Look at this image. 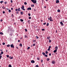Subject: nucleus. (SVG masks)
<instances>
[{
  "label": "nucleus",
  "mask_w": 67,
  "mask_h": 67,
  "mask_svg": "<svg viewBox=\"0 0 67 67\" xmlns=\"http://www.w3.org/2000/svg\"><path fill=\"white\" fill-rule=\"evenodd\" d=\"M31 1L34 3L35 4L36 3V1L35 0H31Z\"/></svg>",
  "instance_id": "1"
},
{
  "label": "nucleus",
  "mask_w": 67,
  "mask_h": 67,
  "mask_svg": "<svg viewBox=\"0 0 67 67\" xmlns=\"http://www.w3.org/2000/svg\"><path fill=\"white\" fill-rule=\"evenodd\" d=\"M21 9H22L24 11L25 10V9H24V5H22V7L21 8Z\"/></svg>",
  "instance_id": "2"
},
{
  "label": "nucleus",
  "mask_w": 67,
  "mask_h": 67,
  "mask_svg": "<svg viewBox=\"0 0 67 67\" xmlns=\"http://www.w3.org/2000/svg\"><path fill=\"white\" fill-rule=\"evenodd\" d=\"M10 47L11 48H14V46H13V44H12L10 45Z\"/></svg>",
  "instance_id": "3"
},
{
  "label": "nucleus",
  "mask_w": 67,
  "mask_h": 67,
  "mask_svg": "<svg viewBox=\"0 0 67 67\" xmlns=\"http://www.w3.org/2000/svg\"><path fill=\"white\" fill-rule=\"evenodd\" d=\"M51 63L53 64H55L56 63V62H55V61H54V60L52 61Z\"/></svg>",
  "instance_id": "4"
},
{
  "label": "nucleus",
  "mask_w": 67,
  "mask_h": 67,
  "mask_svg": "<svg viewBox=\"0 0 67 67\" xmlns=\"http://www.w3.org/2000/svg\"><path fill=\"white\" fill-rule=\"evenodd\" d=\"M60 24H61V25H62V26H64V24H63V23L62 22V21L60 22Z\"/></svg>",
  "instance_id": "5"
},
{
  "label": "nucleus",
  "mask_w": 67,
  "mask_h": 67,
  "mask_svg": "<svg viewBox=\"0 0 67 67\" xmlns=\"http://www.w3.org/2000/svg\"><path fill=\"white\" fill-rule=\"evenodd\" d=\"M27 10H32V9H31V8L29 7L27 9Z\"/></svg>",
  "instance_id": "6"
},
{
  "label": "nucleus",
  "mask_w": 67,
  "mask_h": 67,
  "mask_svg": "<svg viewBox=\"0 0 67 67\" xmlns=\"http://www.w3.org/2000/svg\"><path fill=\"white\" fill-rule=\"evenodd\" d=\"M31 63H35V61L34 60H32L31 61Z\"/></svg>",
  "instance_id": "7"
},
{
  "label": "nucleus",
  "mask_w": 67,
  "mask_h": 67,
  "mask_svg": "<svg viewBox=\"0 0 67 67\" xmlns=\"http://www.w3.org/2000/svg\"><path fill=\"white\" fill-rule=\"evenodd\" d=\"M59 3V0H57L56 1V3Z\"/></svg>",
  "instance_id": "8"
},
{
  "label": "nucleus",
  "mask_w": 67,
  "mask_h": 67,
  "mask_svg": "<svg viewBox=\"0 0 67 67\" xmlns=\"http://www.w3.org/2000/svg\"><path fill=\"white\" fill-rule=\"evenodd\" d=\"M49 38H51L50 36H48L47 37V39H48L49 40Z\"/></svg>",
  "instance_id": "9"
},
{
  "label": "nucleus",
  "mask_w": 67,
  "mask_h": 67,
  "mask_svg": "<svg viewBox=\"0 0 67 67\" xmlns=\"http://www.w3.org/2000/svg\"><path fill=\"white\" fill-rule=\"evenodd\" d=\"M55 50H57V49H58V47H57V46L55 47Z\"/></svg>",
  "instance_id": "10"
},
{
  "label": "nucleus",
  "mask_w": 67,
  "mask_h": 67,
  "mask_svg": "<svg viewBox=\"0 0 67 67\" xmlns=\"http://www.w3.org/2000/svg\"><path fill=\"white\" fill-rule=\"evenodd\" d=\"M24 36H25V38H26V37L27 38L28 37H27V36L26 35H25Z\"/></svg>",
  "instance_id": "11"
},
{
  "label": "nucleus",
  "mask_w": 67,
  "mask_h": 67,
  "mask_svg": "<svg viewBox=\"0 0 67 67\" xmlns=\"http://www.w3.org/2000/svg\"><path fill=\"white\" fill-rule=\"evenodd\" d=\"M57 50L55 49L54 51L53 52H54V53H56V52H57Z\"/></svg>",
  "instance_id": "12"
},
{
  "label": "nucleus",
  "mask_w": 67,
  "mask_h": 67,
  "mask_svg": "<svg viewBox=\"0 0 67 67\" xmlns=\"http://www.w3.org/2000/svg\"><path fill=\"white\" fill-rule=\"evenodd\" d=\"M51 19H52V17H50V18H48V20H51Z\"/></svg>",
  "instance_id": "13"
},
{
  "label": "nucleus",
  "mask_w": 67,
  "mask_h": 67,
  "mask_svg": "<svg viewBox=\"0 0 67 67\" xmlns=\"http://www.w3.org/2000/svg\"><path fill=\"white\" fill-rule=\"evenodd\" d=\"M20 14H21V15H22V14H23V13L22 12H21Z\"/></svg>",
  "instance_id": "14"
},
{
  "label": "nucleus",
  "mask_w": 67,
  "mask_h": 67,
  "mask_svg": "<svg viewBox=\"0 0 67 67\" xmlns=\"http://www.w3.org/2000/svg\"><path fill=\"white\" fill-rule=\"evenodd\" d=\"M19 45L21 47H22V44L21 43H20L19 44Z\"/></svg>",
  "instance_id": "15"
},
{
  "label": "nucleus",
  "mask_w": 67,
  "mask_h": 67,
  "mask_svg": "<svg viewBox=\"0 0 67 67\" xmlns=\"http://www.w3.org/2000/svg\"><path fill=\"white\" fill-rule=\"evenodd\" d=\"M20 21H21V22H23V20L21 19H20Z\"/></svg>",
  "instance_id": "16"
},
{
  "label": "nucleus",
  "mask_w": 67,
  "mask_h": 67,
  "mask_svg": "<svg viewBox=\"0 0 67 67\" xmlns=\"http://www.w3.org/2000/svg\"><path fill=\"white\" fill-rule=\"evenodd\" d=\"M0 34H1V35H3V33L2 32H0Z\"/></svg>",
  "instance_id": "17"
},
{
  "label": "nucleus",
  "mask_w": 67,
  "mask_h": 67,
  "mask_svg": "<svg viewBox=\"0 0 67 67\" xmlns=\"http://www.w3.org/2000/svg\"><path fill=\"white\" fill-rule=\"evenodd\" d=\"M9 58H10V59H13V58H12V57H11V56H10V57H9Z\"/></svg>",
  "instance_id": "18"
},
{
  "label": "nucleus",
  "mask_w": 67,
  "mask_h": 67,
  "mask_svg": "<svg viewBox=\"0 0 67 67\" xmlns=\"http://www.w3.org/2000/svg\"><path fill=\"white\" fill-rule=\"evenodd\" d=\"M48 52L47 51H46V54H48Z\"/></svg>",
  "instance_id": "19"
},
{
  "label": "nucleus",
  "mask_w": 67,
  "mask_h": 67,
  "mask_svg": "<svg viewBox=\"0 0 67 67\" xmlns=\"http://www.w3.org/2000/svg\"><path fill=\"white\" fill-rule=\"evenodd\" d=\"M10 45L9 44V45H7V47H10Z\"/></svg>",
  "instance_id": "20"
},
{
  "label": "nucleus",
  "mask_w": 67,
  "mask_h": 67,
  "mask_svg": "<svg viewBox=\"0 0 67 67\" xmlns=\"http://www.w3.org/2000/svg\"><path fill=\"white\" fill-rule=\"evenodd\" d=\"M24 4L25 5H26V4H27V3H26V2H25L24 3Z\"/></svg>",
  "instance_id": "21"
},
{
  "label": "nucleus",
  "mask_w": 67,
  "mask_h": 67,
  "mask_svg": "<svg viewBox=\"0 0 67 67\" xmlns=\"http://www.w3.org/2000/svg\"><path fill=\"white\" fill-rule=\"evenodd\" d=\"M42 54L43 55H45V53L43 52L42 53Z\"/></svg>",
  "instance_id": "22"
},
{
  "label": "nucleus",
  "mask_w": 67,
  "mask_h": 67,
  "mask_svg": "<svg viewBox=\"0 0 67 67\" xmlns=\"http://www.w3.org/2000/svg\"><path fill=\"white\" fill-rule=\"evenodd\" d=\"M27 22L29 24H30V21L28 20Z\"/></svg>",
  "instance_id": "23"
},
{
  "label": "nucleus",
  "mask_w": 67,
  "mask_h": 67,
  "mask_svg": "<svg viewBox=\"0 0 67 67\" xmlns=\"http://www.w3.org/2000/svg\"><path fill=\"white\" fill-rule=\"evenodd\" d=\"M3 8V9H5V8H5V7H4V6H3L2 7V8Z\"/></svg>",
  "instance_id": "24"
},
{
  "label": "nucleus",
  "mask_w": 67,
  "mask_h": 67,
  "mask_svg": "<svg viewBox=\"0 0 67 67\" xmlns=\"http://www.w3.org/2000/svg\"><path fill=\"white\" fill-rule=\"evenodd\" d=\"M47 51H51V49H50V48H48V49H47Z\"/></svg>",
  "instance_id": "25"
},
{
  "label": "nucleus",
  "mask_w": 67,
  "mask_h": 67,
  "mask_svg": "<svg viewBox=\"0 0 67 67\" xmlns=\"http://www.w3.org/2000/svg\"><path fill=\"white\" fill-rule=\"evenodd\" d=\"M44 56L45 57H47V55L46 54H45L44 55Z\"/></svg>",
  "instance_id": "26"
},
{
  "label": "nucleus",
  "mask_w": 67,
  "mask_h": 67,
  "mask_svg": "<svg viewBox=\"0 0 67 67\" xmlns=\"http://www.w3.org/2000/svg\"><path fill=\"white\" fill-rule=\"evenodd\" d=\"M57 11H58V12H60V10L59 9V10H58Z\"/></svg>",
  "instance_id": "27"
},
{
  "label": "nucleus",
  "mask_w": 67,
  "mask_h": 67,
  "mask_svg": "<svg viewBox=\"0 0 67 67\" xmlns=\"http://www.w3.org/2000/svg\"><path fill=\"white\" fill-rule=\"evenodd\" d=\"M49 25V23H48L47 24V26H48Z\"/></svg>",
  "instance_id": "28"
},
{
  "label": "nucleus",
  "mask_w": 67,
  "mask_h": 67,
  "mask_svg": "<svg viewBox=\"0 0 67 67\" xmlns=\"http://www.w3.org/2000/svg\"><path fill=\"white\" fill-rule=\"evenodd\" d=\"M20 9V8H18V11H21V10Z\"/></svg>",
  "instance_id": "29"
},
{
  "label": "nucleus",
  "mask_w": 67,
  "mask_h": 67,
  "mask_svg": "<svg viewBox=\"0 0 67 67\" xmlns=\"http://www.w3.org/2000/svg\"><path fill=\"white\" fill-rule=\"evenodd\" d=\"M6 56L8 58L9 57V55H6Z\"/></svg>",
  "instance_id": "30"
},
{
  "label": "nucleus",
  "mask_w": 67,
  "mask_h": 67,
  "mask_svg": "<svg viewBox=\"0 0 67 67\" xmlns=\"http://www.w3.org/2000/svg\"><path fill=\"white\" fill-rule=\"evenodd\" d=\"M1 58H2V55H0V59H1Z\"/></svg>",
  "instance_id": "31"
},
{
  "label": "nucleus",
  "mask_w": 67,
  "mask_h": 67,
  "mask_svg": "<svg viewBox=\"0 0 67 67\" xmlns=\"http://www.w3.org/2000/svg\"><path fill=\"white\" fill-rule=\"evenodd\" d=\"M34 4L31 5V7H34Z\"/></svg>",
  "instance_id": "32"
},
{
  "label": "nucleus",
  "mask_w": 67,
  "mask_h": 67,
  "mask_svg": "<svg viewBox=\"0 0 67 67\" xmlns=\"http://www.w3.org/2000/svg\"><path fill=\"white\" fill-rule=\"evenodd\" d=\"M9 67H12V66H11V65H9Z\"/></svg>",
  "instance_id": "33"
},
{
  "label": "nucleus",
  "mask_w": 67,
  "mask_h": 67,
  "mask_svg": "<svg viewBox=\"0 0 67 67\" xmlns=\"http://www.w3.org/2000/svg\"><path fill=\"white\" fill-rule=\"evenodd\" d=\"M49 43H51V40H50L49 39Z\"/></svg>",
  "instance_id": "34"
},
{
  "label": "nucleus",
  "mask_w": 67,
  "mask_h": 67,
  "mask_svg": "<svg viewBox=\"0 0 67 67\" xmlns=\"http://www.w3.org/2000/svg\"><path fill=\"white\" fill-rule=\"evenodd\" d=\"M25 32H27V29H25Z\"/></svg>",
  "instance_id": "35"
},
{
  "label": "nucleus",
  "mask_w": 67,
  "mask_h": 67,
  "mask_svg": "<svg viewBox=\"0 0 67 67\" xmlns=\"http://www.w3.org/2000/svg\"><path fill=\"white\" fill-rule=\"evenodd\" d=\"M50 21H53V20L52 19H51V20H50Z\"/></svg>",
  "instance_id": "36"
},
{
  "label": "nucleus",
  "mask_w": 67,
  "mask_h": 67,
  "mask_svg": "<svg viewBox=\"0 0 67 67\" xmlns=\"http://www.w3.org/2000/svg\"><path fill=\"white\" fill-rule=\"evenodd\" d=\"M28 15H29V16H31V14L30 13H29Z\"/></svg>",
  "instance_id": "37"
},
{
  "label": "nucleus",
  "mask_w": 67,
  "mask_h": 67,
  "mask_svg": "<svg viewBox=\"0 0 67 67\" xmlns=\"http://www.w3.org/2000/svg\"><path fill=\"white\" fill-rule=\"evenodd\" d=\"M30 48V47H28L27 48V49H29Z\"/></svg>",
  "instance_id": "38"
},
{
  "label": "nucleus",
  "mask_w": 67,
  "mask_h": 67,
  "mask_svg": "<svg viewBox=\"0 0 67 67\" xmlns=\"http://www.w3.org/2000/svg\"><path fill=\"white\" fill-rule=\"evenodd\" d=\"M2 44H3V45H5V43H4V42H3V43H2Z\"/></svg>",
  "instance_id": "39"
},
{
  "label": "nucleus",
  "mask_w": 67,
  "mask_h": 67,
  "mask_svg": "<svg viewBox=\"0 0 67 67\" xmlns=\"http://www.w3.org/2000/svg\"><path fill=\"white\" fill-rule=\"evenodd\" d=\"M8 12H9V13H10V12H11V10L9 9V10Z\"/></svg>",
  "instance_id": "40"
},
{
  "label": "nucleus",
  "mask_w": 67,
  "mask_h": 67,
  "mask_svg": "<svg viewBox=\"0 0 67 67\" xmlns=\"http://www.w3.org/2000/svg\"><path fill=\"white\" fill-rule=\"evenodd\" d=\"M36 67H38V65H36L35 66Z\"/></svg>",
  "instance_id": "41"
},
{
  "label": "nucleus",
  "mask_w": 67,
  "mask_h": 67,
  "mask_svg": "<svg viewBox=\"0 0 67 67\" xmlns=\"http://www.w3.org/2000/svg\"><path fill=\"white\" fill-rule=\"evenodd\" d=\"M49 59L48 58L47 59V61H49Z\"/></svg>",
  "instance_id": "42"
},
{
  "label": "nucleus",
  "mask_w": 67,
  "mask_h": 67,
  "mask_svg": "<svg viewBox=\"0 0 67 67\" xmlns=\"http://www.w3.org/2000/svg\"><path fill=\"white\" fill-rule=\"evenodd\" d=\"M3 2V1H1L0 2V3H2Z\"/></svg>",
  "instance_id": "43"
},
{
  "label": "nucleus",
  "mask_w": 67,
  "mask_h": 67,
  "mask_svg": "<svg viewBox=\"0 0 67 67\" xmlns=\"http://www.w3.org/2000/svg\"><path fill=\"white\" fill-rule=\"evenodd\" d=\"M3 14H4V13H5V12L3 11Z\"/></svg>",
  "instance_id": "44"
},
{
  "label": "nucleus",
  "mask_w": 67,
  "mask_h": 67,
  "mask_svg": "<svg viewBox=\"0 0 67 67\" xmlns=\"http://www.w3.org/2000/svg\"><path fill=\"white\" fill-rule=\"evenodd\" d=\"M33 42H36V41L35 40H34Z\"/></svg>",
  "instance_id": "45"
},
{
  "label": "nucleus",
  "mask_w": 67,
  "mask_h": 67,
  "mask_svg": "<svg viewBox=\"0 0 67 67\" xmlns=\"http://www.w3.org/2000/svg\"><path fill=\"white\" fill-rule=\"evenodd\" d=\"M36 38L37 39H38V37L37 36H36Z\"/></svg>",
  "instance_id": "46"
},
{
  "label": "nucleus",
  "mask_w": 67,
  "mask_h": 67,
  "mask_svg": "<svg viewBox=\"0 0 67 67\" xmlns=\"http://www.w3.org/2000/svg\"><path fill=\"white\" fill-rule=\"evenodd\" d=\"M4 3H5V4H7V2H5Z\"/></svg>",
  "instance_id": "47"
},
{
  "label": "nucleus",
  "mask_w": 67,
  "mask_h": 67,
  "mask_svg": "<svg viewBox=\"0 0 67 67\" xmlns=\"http://www.w3.org/2000/svg\"><path fill=\"white\" fill-rule=\"evenodd\" d=\"M35 44H36V43L35 44H33V46H35Z\"/></svg>",
  "instance_id": "48"
},
{
  "label": "nucleus",
  "mask_w": 67,
  "mask_h": 67,
  "mask_svg": "<svg viewBox=\"0 0 67 67\" xmlns=\"http://www.w3.org/2000/svg\"><path fill=\"white\" fill-rule=\"evenodd\" d=\"M43 60H41V63H43Z\"/></svg>",
  "instance_id": "49"
},
{
  "label": "nucleus",
  "mask_w": 67,
  "mask_h": 67,
  "mask_svg": "<svg viewBox=\"0 0 67 67\" xmlns=\"http://www.w3.org/2000/svg\"><path fill=\"white\" fill-rule=\"evenodd\" d=\"M46 23H43V24L44 25H46Z\"/></svg>",
  "instance_id": "50"
},
{
  "label": "nucleus",
  "mask_w": 67,
  "mask_h": 67,
  "mask_svg": "<svg viewBox=\"0 0 67 67\" xmlns=\"http://www.w3.org/2000/svg\"><path fill=\"white\" fill-rule=\"evenodd\" d=\"M51 48V46H50L49 47V48Z\"/></svg>",
  "instance_id": "51"
},
{
  "label": "nucleus",
  "mask_w": 67,
  "mask_h": 67,
  "mask_svg": "<svg viewBox=\"0 0 67 67\" xmlns=\"http://www.w3.org/2000/svg\"><path fill=\"white\" fill-rule=\"evenodd\" d=\"M4 53L2 51L1 52V53L2 54H3Z\"/></svg>",
  "instance_id": "52"
},
{
  "label": "nucleus",
  "mask_w": 67,
  "mask_h": 67,
  "mask_svg": "<svg viewBox=\"0 0 67 67\" xmlns=\"http://www.w3.org/2000/svg\"><path fill=\"white\" fill-rule=\"evenodd\" d=\"M42 31H45V29H42Z\"/></svg>",
  "instance_id": "53"
},
{
  "label": "nucleus",
  "mask_w": 67,
  "mask_h": 67,
  "mask_svg": "<svg viewBox=\"0 0 67 67\" xmlns=\"http://www.w3.org/2000/svg\"><path fill=\"white\" fill-rule=\"evenodd\" d=\"M37 58V60H40V58Z\"/></svg>",
  "instance_id": "54"
},
{
  "label": "nucleus",
  "mask_w": 67,
  "mask_h": 67,
  "mask_svg": "<svg viewBox=\"0 0 67 67\" xmlns=\"http://www.w3.org/2000/svg\"><path fill=\"white\" fill-rule=\"evenodd\" d=\"M18 42H20V40H18Z\"/></svg>",
  "instance_id": "55"
},
{
  "label": "nucleus",
  "mask_w": 67,
  "mask_h": 67,
  "mask_svg": "<svg viewBox=\"0 0 67 67\" xmlns=\"http://www.w3.org/2000/svg\"><path fill=\"white\" fill-rule=\"evenodd\" d=\"M1 22H2V21H3V20L2 19H1L0 20Z\"/></svg>",
  "instance_id": "56"
},
{
  "label": "nucleus",
  "mask_w": 67,
  "mask_h": 67,
  "mask_svg": "<svg viewBox=\"0 0 67 67\" xmlns=\"http://www.w3.org/2000/svg\"><path fill=\"white\" fill-rule=\"evenodd\" d=\"M29 19H31V17H29Z\"/></svg>",
  "instance_id": "57"
},
{
  "label": "nucleus",
  "mask_w": 67,
  "mask_h": 67,
  "mask_svg": "<svg viewBox=\"0 0 67 67\" xmlns=\"http://www.w3.org/2000/svg\"><path fill=\"white\" fill-rule=\"evenodd\" d=\"M16 13H17V14H18V13H19V12H16Z\"/></svg>",
  "instance_id": "58"
},
{
  "label": "nucleus",
  "mask_w": 67,
  "mask_h": 67,
  "mask_svg": "<svg viewBox=\"0 0 67 67\" xmlns=\"http://www.w3.org/2000/svg\"><path fill=\"white\" fill-rule=\"evenodd\" d=\"M49 56H51V53H50L49 54Z\"/></svg>",
  "instance_id": "59"
},
{
  "label": "nucleus",
  "mask_w": 67,
  "mask_h": 67,
  "mask_svg": "<svg viewBox=\"0 0 67 67\" xmlns=\"http://www.w3.org/2000/svg\"><path fill=\"white\" fill-rule=\"evenodd\" d=\"M11 2V3H12V2H13V1H12V0H11V1H10Z\"/></svg>",
  "instance_id": "60"
},
{
  "label": "nucleus",
  "mask_w": 67,
  "mask_h": 67,
  "mask_svg": "<svg viewBox=\"0 0 67 67\" xmlns=\"http://www.w3.org/2000/svg\"><path fill=\"white\" fill-rule=\"evenodd\" d=\"M12 16H13H13H13V14H12Z\"/></svg>",
  "instance_id": "61"
},
{
  "label": "nucleus",
  "mask_w": 67,
  "mask_h": 67,
  "mask_svg": "<svg viewBox=\"0 0 67 67\" xmlns=\"http://www.w3.org/2000/svg\"><path fill=\"white\" fill-rule=\"evenodd\" d=\"M15 10L16 11H17L18 10V9H16Z\"/></svg>",
  "instance_id": "62"
},
{
  "label": "nucleus",
  "mask_w": 67,
  "mask_h": 67,
  "mask_svg": "<svg viewBox=\"0 0 67 67\" xmlns=\"http://www.w3.org/2000/svg\"><path fill=\"white\" fill-rule=\"evenodd\" d=\"M11 10H13V8H11Z\"/></svg>",
  "instance_id": "63"
},
{
  "label": "nucleus",
  "mask_w": 67,
  "mask_h": 67,
  "mask_svg": "<svg viewBox=\"0 0 67 67\" xmlns=\"http://www.w3.org/2000/svg\"><path fill=\"white\" fill-rule=\"evenodd\" d=\"M34 11H36V9H34Z\"/></svg>",
  "instance_id": "64"
}]
</instances>
